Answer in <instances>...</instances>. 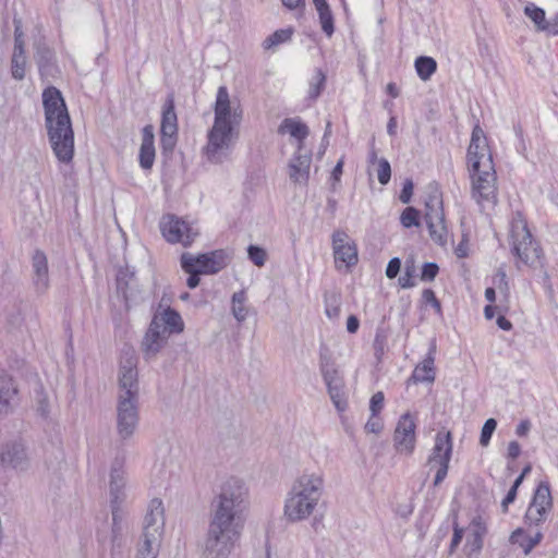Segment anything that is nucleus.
<instances>
[{"mask_svg":"<svg viewBox=\"0 0 558 558\" xmlns=\"http://www.w3.org/2000/svg\"><path fill=\"white\" fill-rule=\"evenodd\" d=\"M140 425V381L137 357L132 350L121 356L118 372L116 404V432L118 440L126 445L135 436Z\"/></svg>","mask_w":558,"mask_h":558,"instance_id":"obj_1","label":"nucleus"},{"mask_svg":"<svg viewBox=\"0 0 558 558\" xmlns=\"http://www.w3.org/2000/svg\"><path fill=\"white\" fill-rule=\"evenodd\" d=\"M214 112V124L208 131L204 151L210 162L221 163L229 157L239 137L242 121V110L230 100L226 86L218 88Z\"/></svg>","mask_w":558,"mask_h":558,"instance_id":"obj_2","label":"nucleus"},{"mask_svg":"<svg viewBox=\"0 0 558 558\" xmlns=\"http://www.w3.org/2000/svg\"><path fill=\"white\" fill-rule=\"evenodd\" d=\"M43 106L51 148L59 161L69 163L74 156V133L61 92L54 86L45 88Z\"/></svg>","mask_w":558,"mask_h":558,"instance_id":"obj_3","label":"nucleus"},{"mask_svg":"<svg viewBox=\"0 0 558 558\" xmlns=\"http://www.w3.org/2000/svg\"><path fill=\"white\" fill-rule=\"evenodd\" d=\"M469 172L472 180V197L477 204L497 203V175L487 138L483 129L476 124L472 130L468 148Z\"/></svg>","mask_w":558,"mask_h":558,"instance_id":"obj_4","label":"nucleus"},{"mask_svg":"<svg viewBox=\"0 0 558 558\" xmlns=\"http://www.w3.org/2000/svg\"><path fill=\"white\" fill-rule=\"evenodd\" d=\"M250 506V493L245 482L238 477L225 481L211 504L210 521L243 531Z\"/></svg>","mask_w":558,"mask_h":558,"instance_id":"obj_5","label":"nucleus"},{"mask_svg":"<svg viewBox=\"0 0 558 558\" xmlns=\"http://www.w3.org/2000/svg\"><path fill=\"white\" fill-rule=\"evenodd\" d=\"M324 492L320 473H304L293 484L284 505V515L292 522L308 518Z\"/></svg>","mask_w":558,"mask_h":558,"instance_id":"obj_6","label":"nucleus"},{"mask_svg":"<svg viewBox=\"0 0 558 558\" xmlns=\"http://www.w3.org/2000/svg\"><path fill=\"white\" fill-rule=\"evenodd\" d=\"M512 253L527 266H535L542 257V248L533 239L527 222L520 213H517L511 221L510 229Z\"/></svg>","mask_w":558,"mask_h":558,"instance_id":"obj_7","label":"nucleus"},{"mask_svg":"<svg viewBox=\"0 0 558 558\" xmlns=\"http://www.w3.org/2000/svg\"><path fill=\"white\" fill-rule=\"evenodd\" d=\"M241 534L240 530L210 521L203 546V558H228Z\"/></svg>","mask_w":558,"mask_h":558,"instance_id":"obj_8","label":"nucleus"},{"mask_svg":"<svg viewBox=\"0 0 558 558\" xmlns=\"http://www.w3.org/2000/svg\"><path fill=\"white\" fill-rule=\"evenodd\" d=\"M425 221L430 239L440 246L446 245L448 229L446 226L441 193L437 186L430 185L425 201Z\"/></svg>","mask_w":558,"mask_h":558,"instance_id":"obj_9","label":"nucleus"},{"mask_svg":"<svg viewBox=\"0 0 558 558\" xmlns=\"http://www.w3.org/2000/svg\"><path fill=\"white\" fill-rule=\"evenodd\" d=\"M229 255L223 250H217L207 254L193 256L184 253L181 256V267L184 271H191L192 266L202 274H217L227 267Z\"/></svg>","mask_w":558,"mask_h":558,"instance_id":"obj_10","label":"nucleus"},{"mask_svg":"<svg viewBox=\"0 0 558 558\" xmlns=\"http://www.w3.org/2000/svg\"><path fill=\"white\" fill-rule=\"evenodd\" d=\"M320 373L333 405L338 411L343 412L348 407V402L344 398V380L338 368L329 359L322 357Z\"/></svg>","mask_w":558,"mask_h":558,"instance_id":"obj_11","label":"nucleus"},{"mask_svg":"<svg viewBox=\"0 0 558 558\" xmlns=\"http://www.w3.org/2000/svg\"><path fill=\"white\" fill-rule=\"evenodd\" d=\"M160 230L168 242L181 243L184 246L191 245L198 235L197 229L174 215H167L162 218Z\"/></svg>","mask_w":558,"mask_h":558,"instance_id":"obj_12","label":"nucleus"},{"mask_svg":"<svg viewBox=\"0 0 558 558\" xmlns=\"http://www.w3.org/2000/svg\"><path fill=\"white\" fill-rule=\"evenodd\" d=\"M165 519L163 507L159 499H153L148 506L147 513L143 522V537H147V543H160L163 532Z\"/></svg>","mask_w":558,"mask_h":558,"instance_id":"obj_13","label":"nucleus"},{"mask_svg":"<svg viewBox=\"0 0 558 558\" xmlns=\"http://www.w3.org/2000/svg\"><path fill=\"white\" fill-rule=\"evenodd\" d=\"M332 248L337 267L339 264H343L347 268L356 265L357 248L344 231L336 230L332 233Z\"/></svg>","mask_w":558,"mask_h":558,"instance_id":"obj_14","label":"nucleus"},{"mask_svg":"<svg viewBox=\"0 0 558 558\" xmlns=\"http://www.w3.org/2000/svg\"><path fill=\"white\" fill-rule=\"evenodd\" d=\"M416 425L409 413L403 414L396 427L393 442L397 451L411 454L415 447Z\"/></svg>","mask_w":558,"mask_h":558,"instance_id":"obj_15","label":"nucleus"},{"mask_svg":"<svg viewBox=\"0 0 558 558\" xmlns=\"http://www.w3.org/2000/svg\"><path fill=\"white\" fill-rule=\"evenodd\" d=\"M312 154L310 151L296 150L288 163V175L290 181L300 186H306L310 180Z\"/></svg>","mask_w":558,"mask_h":558,"instance_id":"obj_16","label":"nucleus"},{"mask_svg":"<svg viewBox=\"0 0 558 558\" xmlns=\"http://www.w3.org/2000/svg\"><path fill=\"white\" fill-rule=\"evenodd\" d=\"M160 132L163 148L173 147L175 143V135L178 133V118L172 96H169L165 102Z\"/></svg>","mask_w":558,"mask_h":558,"instance_id":"obj_17","label":"nucleus"},{"mask_svg":"<svg viewBox=\"0 0 558 558\" xmlns=\"http://www.w3.org/2000/svg\"><path fill=\"white\" fill-rule=\"evenodd\" d=\"M168 338L165 329L159 328L157 323H150L141 344L145 360L155 359L167 344Z\"/></svg>","mask_w":558,"mask_h":558,"instance_id":"obj_18","label":"nucleus"},{"mask_svg":"<svg viewBox=\"0 0 558 558\" xmlns=\"http://www.w3.org/2000/svg\"><path fill=\"white\" fill-rule=\"evenodd\" d=\"M2 465L14 470L24 471L28 466V458L25 447L17 441L4 444L0 451Z\"/></svg>","mask_w":558,"mask_h":558,"instance_id":"obj_19","label":"nucleus"},{"mask_svg":"<svg viewBox=\"0 0 558 558\" xmlns=\"http://www.w3.org/2000/svg\"><path fill=\"white\" fill-rule=\"evenodd\" d=\"M150 323H157L159 328L165 329L167 336L180 333L184 329V323L180 314L170 306L163 307L162 302Z\"/></svg>","mask_w":558,"mask_h":558,"instance_id":"obj_20","label":"nucleus"},{"mask_svg":"<svg viewBox=\"0 0 558 558\" xmlns=\"http://www.w3.org/2000/svg\"><path fill=\"white\" fill-rule=\"evenodd\" d=\"M125 472L122 466V462L116 460L110 471V507L113 506L122 507L126 495H125Z\"/></svg>","mask_w":558,"mask_h":558,"instance_id":"obj_21","label":"nucleus"},{"mask_svg":"<svg viewBox=\"0 0 558 558\" xmlns=\"http://www.w3.org/2000/svg\"><path fill=\"white\" fill-rule=\"evenodd\" d=\"M452 437L449 430L438 432L435 437V445L427 460L430 469L441 461H450L452 454Z\"/></svg>","mask_w":558,"mask_h":558,"instance_id":"obj_22","label":"nucleus"},{"mask_svg":"<svg viewBox=\"0 0 558 558\" xmlns=\"http://www.w3.org/2000/svg\"><path fill=\"white\" fill-rule=\"evenodd\" d=\"M33 282L38 293H45L49 287L48 260L44 252L36 251L33 255Z\"/></svg>","mask_w":558,"mask_h":558,"instance_id":"obj_23","label":"nucleus"},{"mask_svg":"<svg viewBox=\"0 0 558 558\" xmlns=\"http://www.w3.org/2000/svg\"><path fill=\"white\" fill-rule=\"evenodd\" d=\"M279 134H289L298 142L296 150H303L304 141L310 134L308 126L300 118H286L278 126Z\"/></svg>","mask_w":558,"mask_h":558,"instance_id":"obj_24","label":"nucleus"},{"mask_svg":"<svg viewBox=\"0 0 558 558\" xmlns=\"http://www.w3.org/2000/svg\"><path fill=\"white\" fill-rule=\"evenodd\" d=\"M154 128L145 125L142 132L140 148V165L143 169H150L155 161Z\"/></svg>","mask_w":558,"mask_h":558,"instance_id":"obj_25","label":"nucleus"},{"mask_svg":"<svg viewBox=\"0 0 558 558\" xmlns=\"http://www.w3.org/2000/svg\"><path fill=\"white\" fill-rule=\"evenodd\" d=\"M486 533V526L481 515L472 519L470 524V534L466 539V547L470 549L469 554L478 551L483 546V536Z\"/></svg>","mask_w":558,"mask_h":558,"instance_id":"obj_26","label":"nucleus"},{"mask_svg":"<svg viewBox=\"0 0 558 558\" xmlns=\"http://www.w3.org/2000/svg\"><path fill=\"white\" fill-rule=\"evenodd\" d=\"M543 538V534L537 531L533 535L527 534L523 529H517L510 536L512 544H518L525 555H529L531 550L539 544Z\"/></svg>","mask_w":558,"mask_h":558,"instance_id":"obj_27","label":"nucleus"},{"mask_svg":"<svg viewBox=\"0 0 558 558\" xmlns=\"http://www.w3.org/2000/svg\"><path fill=\"white\" fill-rule=\"evenodd\" d=\"M435 357L426 356L422 364L417 365L411 376V379L414 383H423L428 381L433 383L435 380V368H434Z\"/></svg>","mask_w":558,"mask_h":558,"instance_id":"obj_28","label":"nucleus"},{"mask_svg":"<svg viewBox=\"0 0 558 558\" xmlns=\"http://www.w3.org/2000/svg\"><path fill=\"white\" fill-rule=\"evenodd\" d=\"M530 506L536 507L541 510L548 511L551 509L553 499L550 495L549 484L542 482L534 494L532 504Z\"/></svg>","mask_w":558,"mask_h":558,"instance_id":"obj_29","label":"nucleus"},{"mask_svg":"<svg viewBox=\"0 0 558 558\" xmlns=\"http://www.w3.org/2000/svg\"><path fill=\"white\" fill-rule=\"evenodd\" d=\"M415 70L422 81H428L437 70V63L432 57L421 56L415 60Z\"/></svg>","mask_w":558,"mask_h":558,"instance_id":"obj_30","label":"nucleus"},{"mask_svg":"<svg viewBox=\"0 0 558 558\" xmlns=\"http://www.w3.org/2000/svg\"><path fill=\"white\" fill-rule=\"evenodd\" d=\"M15 393L11 379L0 378V413L8 412Z\"/></svg>","mask_w":558,"mask_h":558,"instance_id":"obj_31","label":"nucleus"},{"mask_svg":"<svg viewBox=\"0 0 558 558\" xmlns=\"http://www.w3.org/2000/svg\"><path fill=\"white\" fill-rule=\"evenodd\" d=\"M35 60L38 64L41 74L50 72V66L53 60V52L47 48L38 46L35 53Z\"/></svg>","mask_w":558,"mask_h":558,"instance_id":"obj_32","label":"nucleus"},{"mask_svg":"<svg viewBox=\"0 0 558 558\" xmlns=\"http://www.w3.org/2000/svg\"><path fill=\"white\" fill-rule=\"evenodd\" d=\"M11 72H12V76L15 80L21 81L25 77V72H26L25 52L19 53V51H13L12 60H11Z\"/></svg>","mask_w":558,"mask_h":558,"instance_id":"obj_33","label":"nucleus"},{"mask_svg":"<svg viewBox=\"0 0 558 558\" xmlns=\"http://www.w3.org/2000/svg\"><path fill=\"white\" fill-rule=\"evenodd\" d=\"M326 315L330 319H336L340 315L341 298L338 293L331 292L325 294Z\"/></svg>","mask_w":558,"mask_h":558,"instance_id":"obj_34","label":"nucleus"},{"mask_svg":"<svg viewBox=\"0 0 558 558\" xmlns=\"http://www.w3.org/2000/svg\"><path fill=\"white\" fill-rule=\"evenodd\" d=\"M245 292L239 291L232 295V313L238 322H243L247 316V310L244 306Z\"/></svg>","mask_w":558,"mask_h":558,"instance_id":"obj_35","label":"nucleus"},{"mask_svg":"<svg viewBox=\"0 0 558 558\" xmlns=\"http://www.w3.org/2000/svg\"><path fill=\"white\" fill-rule=\"evenodd\" d=\"M524 13L533 21L536 29L541 32V27L546 23L545 11L534 3H527L524 8Z\"/></svg>","mask_w":558,"mask_h":558,"instance_id":"obj_36","label":"nucleus"},{"mask_svg":"<svg viewBox=\"0 0 558 558\" xmlns=\"http://www.w3.org/2000/svg\"><path fill=\"white\" fill-rule=\"evenodd\" d=\"M160 543H147V537L141 538L135 558H157Z\"/></svg>","mask_w":558,"mask_h":558,"instance_id":"obj_37","label":"nucleus"},{"mask_svg":"<svg viewBox=\"0 0 558 558\" xmlns=\"http://www.w3.org/2000/svg\"><path fill=\"white\" fill-rule=\"evenodd\" d=\"M111 513H112V538L114 541L122 534V530H123L122 522L125 517V511L122 507L113 506L111 508Z\"/></svg>","mask_w":558,"mask_h":558,"instance_id":"obj_38","label":"nucleus"},{"mask_svg":"<svg viewBox=\"0 0 558 558\" xmlns=\"http://www.w3.org/2000/svg\"><path fill=\"white\" fill-rule=\"evenodd\" d=\"M326 75L322 70H317L315 76L310 83L308 96L315 100L325 87Z\"/></svg>","mask_w":558,"mask_h":558,"instance_id":"obj_39","label":"nucleus"},{"mask_svg":"<svg viewBox=\"0 0 558 558\" xmlns=\"http://www.w3.org/2000/svg\"><path fill=\"white\" fill-rule=\"evenodd\" d=\"M291 35L292 32L290 29L276 31L272 35L265 39L264 47L268 49L284 41H288L291 38Z\"/></svg>","mask_w":558,"mask_h":558,"instance_id":"obj_40","label":"nucleus"},{"mask_svg":"<svg viewBox=\"0 0 558 558\" xmlns=\"http://www.w3.org/2000/svg\"><path fill=\"white\" fill-rule=\"evenodd\" d=\"M250 260L257 267H263L267 260V252L257 245H250L247 247Z\"/></svg>","mask_w":558,"mask_h":558,"instance_id":"obj_41","label":"nucleus"},{"mask_svg":"<svg viewBox=\"0 0 558 558\" xmlns=\"http://www.w3.org/2000/svg\"><path fill=\"white\" fill-rule=\"evenodd\" d=\"M547 511L541 510L536 507L530 506L525 513V523L530 526H537L539 523L544 522L546 519Z\"/></svg>","mask_w":558,"mask_h":558,"instance_id":"obj_42","label":"nucleus"},{"mask_svg":"<svg viewBox=\"0 0 558 558\" xmlns=\"http://www.w3.org/2000/svg\"><path fill=\"white\" fill-rule=\"evenodd\" d=\"M403 227L411 228L420 225L418 210L414 207H407L400 217Z\"/></svg>","mask_w":558,"mask_h":558,"instance_id":"obj_43","label":"nucleus"},{"mask_svg":"<svg viewBox=\"0 0 558 558\" xmlns=\"http://www.w3.org/2000/svg\"><path fill=\"white\" fill-rule=\"evenodd\" d=\"M496 427H497V421L495 418H488L484 423L482 430H481V437H480L481 446H483V447L488 446L490 438H492L494 432L496 430Z\"/></svg>","mask_w":558,"mask_h":558,"instance_id":"obj_44","label":"nucleus"},{"mask_svg":"<svg viewBox=\"0 0 558 558\" xmlns=\"http://www.w3.org/2000/svg\"><path fill=\"white\" fill-rule=\"evenodd\" d=\"M14 50L19 53L25 52L24 34L22 32V22L20 19L14 17Z\"/></svg>","mask_w":558,"mask_h":558,"instance_id":"obj_45","label":"nucleus"},{"mask_svg":"<svg viewBox=\"0 0 558 558\" xmlns=\"http://www.w3.org/2000/svg\"><path fill=\"white\" fill-rule=\"evenodd\" d=\"M318 16L323 32L326 34V36L331 37L335 32L333 15L331 10L323 12Z\"/></svg>","mask_w":558,"mask_h":558,"instance_id":"obj_46","label":"nucleus"},{"mask_svg":"<svg viewBox=\"0 0 558 558\" xmlns=\"http://www.w3.org/2000/svg\"><path fill=\"white\" fill-rule=\"evenodd\" d=\"M377 178L380 184L385 185L390 181L391 167L387 159L381 158L378 162Z\"/></svg>","mask_w":558,"mask_h":558,"instance_id":"obj_47","label":"nucleus"},{"mask_svg":"<svg viewBox=\"0 0 558 558\" xmlns=\"http://www.w3.org/2000/svg\"><path fill=\"white\" fill-rule=\"evenodd\" d=\"M415 268L413 264L410 266L408 263L405 265V270L403 276L399 277L398 282L401 288L409 289L415 286V281L413 280Z\"/></svg>","mask_w":558,"mask_h":558,"instance_id":"obj_48","label":"nucleus"},{"mask_svg":"<svg viewBox=\"0 0 558 558\" xmlns=\"http://www.w3.org/2000/svg\"><path fill=\"white\" fill-rule=\"evenodd\" d=\"M439 267L436 263H425L421 272V280L433 281L438 275Z\"/></svg>","mask_w":558,"mask_h":558,"instance_id":"obj_49","label":"nucleus"},{"mask_svg":"<svg viewBox=\"0 0 558 558\" xmlns=\"http://www.w3.org/2000/svg\"><path fill=\"white\" fill-rule=\"evenodd\" d=\"M383 427V420L378 416V414H371V417L365 424V430L367 433L378 434L381 432Z\"/></svg>","mask_w":558,"mask_h":558,"instance_id":"obj_50","label":"nucleus"},{"mask_svg":"<svg viewBox=\"0 0 558 558\" xmlns=\"http://www.w3.org/2000/svg\"><path fill=\"white\" fill-rule=\"evenodd\" d=\"M384 400L385 397L381 391H378L372 396L369 402L371 414H379V412L384 408Z\"/></svg>","mask_w":558,"mask_h":558,"instance_id":"obj_51","label":"nucleus"},{"mask_svg":"<svg viewBox=\"0 0 558 558\" xmlns=\"http://www.w3.org/2000/svg\"><path fill=\"white\" fill-rule=\"evenodd\" d=\"M449 462L450 461H441L439 463H436V465L434 466L437 469L434 480V486H438L446 478L449 470Z\"/></svg>","mask_w":558,"mask_h":558,"instance_id":"obj_52","label":"nucleus"},{"mask_svg":"<svg viewBox=\"0 0 558 558\" xmlns=\"http://www.w3.org/2000/svg\"><path fill=\"white\" fill-rule=\"evenodd\" d=\"M374 351L376 357L379 360L385 352L386 336L383 332L377 331L374 339Z\"/></svg>","mask_w":558,"mask_h":558,"instance_id":"obj_53","label":"nucleus"},{"mask_svg":"<svg viewBox=\"0 0 558 558\" xmlns=\"http://www.w3.org/2000/svg\"><path fill=\"white\" fill-rule=\"evenodd\" d=\"M413 182L411 179H407L403 183V187L399 195V199L402 204H409L413 194Z\"/></svg>","mask_w":558,"mask_h":558,"instance_id":"obj_54","label":"nucleus"},{"mask_svg":"<svg viewBox=\"0 0 558 558\" xmlns=\"http://www.w3.org/2000/svg\"><path fill=\"white\" fill-rule=\"evenodd\" d=\"M401 269V260L399 257H393L389 260L386 268V276L389 279H393L398 276Z\"/></svg>","mask_w":558,"mask_h":558,"instance_id":"obj_55","label":"nucleus"},{"mask_svg":"<svg viewBox=\"0 0 558 558\" xmlns=\"http://www.w3.org/2000/svg\"><path fill=\"white\" fill-rule=\"evenodd\" d=\"M541 32L547 33V35L556 36L558 35V13L550 20L547 21L543 27H541Z\"/></svg>","mask_w":558,"mask_h":558,"instance_id":"obj_56","label":"nucleus"},{"mask_svg":"<svg viewBox=\"0 0 558 558\" xmlns=\"http://www.w3.org/2000/svg\"><path fill=\"white\" fill-rule=\"evenodd\" d=\"M463 529L459 527V525L457 523H454L453 525V536H452V539H451V544H450V551L453 553L454 549L458 547V545L460 544L462 537H463Z\"/></svg>","mask_w":558,"mask_h":558,"instance_id":"obj_57","label":"nucleus"},{"mask_svg":"<svg viewBox=\"0 0 558 558\" xmlns=\"http://www.w3.org/2000/svg\"><path fill=\"white\" fill-rule=\"evenodd\" d=\"M342 171H343V159H340L331 172V180L333 181L331 184V189L333 191L336 190V183H338L340 181Z\"/></svg>","mask_w":558,"mask_h":558,"instance_id":"obj_58","label":"nucleus"},{"mask_svg":"<svg viewBox=\"0 0 558 558\" xmlns=\"http://www.w3.org/2000/svg\"><path fill=\"white\" fill-rule=\"evenodd\" d=\"M187 274H190L187 280H186V284L190 289H194L196 288L198 284H199V277L198 275H201L202 272H198L196 267H193L192 266V269L191 271H186Z\"/></svg>","mask_w":558,"mask_h":558,"instance_id":"obj_59","label":"nucleus"},{"mask_svg":"<svg viewBox=\"0 0 558 558\" xmlns=\"http://www.w3.org/2000/svg\"><path fill=\"white\" fill-rule=\"evenodd\" d=\"M518 489L511 487L501 502L502 511H508V506L515 500Z\"/></svg>","mask_w":558,"mask_h":558,"instance_id":"obj_60","label":"nucleus"},{"mask_svg":"<svg viewBox=\"0 0 558 558\" xmlns=\"http://www.w3.org/2000/svg\"><path fill=\"white\" fill-rule=\"evenodd\" d=\"M521 453V447L518 441L513 440L510 441L508 445V458L509 459H517Z\"/></svg>","mask_w":558,"mask_h":558,"instance_id":"obj_61","label":"nucleus"},{"mask_svg":"<svg viewBox=\"0 0 558 558\" xmlns=\"http://www.w3.org/2000/svg\"><path fill=\"white\" fill-rule=\"evenodd\" d=\"M360 327V322L355 315H350L347 320V330L350 333H355Z\"/></svg>","mask_w":558,"mask_h":558,"instance_id":"obj_62","label":"nucleus"},{"mask_svg":"<svg viewBox=\"0 0 558 558\" xmlns=\"http://www.w3.org/2000/svg\"><path fill=\"white\" fill-rule=\"evenodd\" d=\"M456 255L459 258H464L468 256V241L465 238L462 239V241L459 243V245L456 248Z\"/></svg>","mask_w":558,"mask_h":558,"instance_id":"obj_63","label":"nucleus"},{"mask_svg":"<svg viewBox=\"0 0 558 558\" xmlns=\"http://www.w3.org/2000/svg\"><path fill=\"white\" fill-rule=\"evenodd\" d=\"M531 428V423L527 420L522 421L515 428V434L520 437L525 436Z\"/></svg>","mask_w":558,"mask_h":558,"instance_id":"obj_64","label":"nucleus"}]
</instances>
